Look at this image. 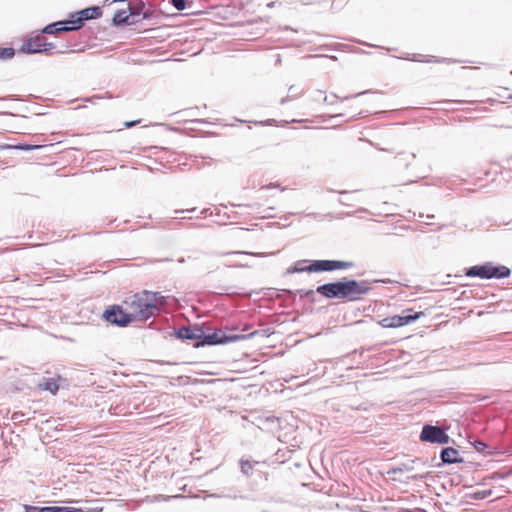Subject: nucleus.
I'll use <instances>...</instances> for the list:
<instances>
[{
	"label": "nucleus",
	"mask_w": 512,
	"mask_h": 512,
	"mask_svg": "<svg viewBox=\"0 0 512 512\" xmlns=\"http://www.w3.org/2000/svg\"><path fill=\"white\" fill-rule=\"evenodd\" d=\"M44 512H62V506H45Z\"/></svg>",
	"instance_id": "obj_31"
},
{
	"label": "nucleus",
	"mask_w": 512,
	"mask_h": 512,
	"mask_svg": "<svg viewBox=\"0 0 512 512\" xmlns=\"http://www.w3.org/2000/svg\"><path fill=\"white\" fill-rule=\"evenodd\" d=\"M102 16V10L98 6L82 9L75 14H72L69 22L72 25L74 31L80 29L84 22L91 19H98Z\"/></svg>",
	"instance_id": "obj_8"
},
{
	"label": "nucleus",
	"mask_w": 512,
	"mask_h": 512,
	"mask_svg": "<svg viewBox=\"0 0 512 512\" xmlns=\"http://www.w3.org/2000/svg\"><path fill=\"white\" fill-rule=\"evenodd\" d=\"M401 156H404V166L405 167H408L411 162L414 160L415 158V154L414 153H410V154H406V153H401L400 154Z\"/></svg>",
	"instance_id": "obj_26"
},
{
	"label": "nucleus",
	"mask_w": 512,
	"mask_h": 512,
	"mask_svg": "<svg viewBox=\"0 0 512 512\" xmlns=\"http://www.w3.org/2000/svg\"><path fill=\"white\" fill-rule=\"evenodd\" d=\"M39 387L43 390L51 392L55 395L59 390V385L54 378L44 379V381L39 384Z\"/></svg>",
	"instance_id": "obj_17"
},
{
	"label": "nucleus",
	"mask_w": 512,
	"mask_h": 512,
	"mask_svg": "<svg viewBox=\"0 0 512 512\" xmlns=\"http://www.w3.org/2000/svg\"><path fill=\"white\" fill-rule=\"evenodd\" d=\"M136 22H138V20H132L131 15L124 9L118 10L113 17V24L115 26L132 25Z\"/></svg>",
	"instance_id": "obj_15"
},
{
	"label": "nucleus",
	"mask_w": 512,
	"mask_h": 512,
	"mask_svg": "<svg viewBox=\"0 0 512 512\" xmlns=\"http://www.w3.org/2000/svg\"><path fill=\"white\" fill-rule=\"evenodd\" d=\"M370 290V283L366 280H346L336 282V298L338 299L357 301Z\"/></svg>",
	"instance_id": "obj_2"
},
{
	"label": "nucleus",
	"mask_w": 512,
	"mask_h": 512,
	"mask_svg": "<svg viewBox=\"0 0 512 512\" xmlns=\"http://www.w3.org/2000/svg\"><path fill=\"white\" fill-rule=\"evenodd\" d=\"M177 337L184 340L202 339L204 331L201 327L195 325L193 327H181L176 332Z\"/></svg>",
	"instance_id": "obj_11"
},
{
	"label": "nucleus",
	"mask_w": 512,
	"mask_h": 512,
	"mask_svg": "<svg viewBox=\"0 0 512 512\" xmlns=\"http://www.w3.org/2000/svg\"><path fill=\"white\" fill-rule=\"evenodd\" d=\"M271 187H276V185H274V184H269V185H267V186H264L263 188H271Z\"/></svg>",
	"instance_id": "obj_37"
},
{
	"label": "nucleus",
	"mask_w": 512,
	"mask_h": 512,
	"mask_svg": "<svg viewBox=\"0 0 512 512\" xmlns=\"http://www.w3.org/2000/svg\"><path fill=\"white\" fill-rule=\"evenodd\" d=\"M224 265L226 267H236V268H247V267H249L248 264L234 263V262H226V263H224Z\"/></svg>",
	"instance_id": "obj_29"
},
{
	"label": "nucleus",
	"mask_w": 512,
	"mask_h": 512,
	"mask_svg": "<svg viewBox=\"0 0 512 512\" xmlns=\"http://www.w3.org/2000/svg\"><path fill=\"white\" fill-rule=\"evenodd\" d=\"M151 294H154L155 295V307L158 308V305H163L165 304L166 300H165V297L163 295H161L160 293L158 292H151Z\"/></svg>",
	"instance_id": "obj_25"
},
{
	"label": "nucleus",
	"mask_w": 512,
	"mask_h": 512,
	"mask_svg": "<svg viewBox=\"0 0 512 512\" xmlns=\"http://www.w3.org/2000/svg\"><path fill=\"white\" fill-rule=\"evenodd\" d=\"M316 292L329 299L336 298V282L320 285Z\"/></svg>",
	"instance_id": "obj_16"
},
{
	"label": "nucleus",
	"mask_w": 512,
	"mask_h": 512,
	"mask_svg": "<svg viewBox=\"0 0 512 512\" xmlns=\"http://www.w3.org/2000/svg\"><path fill=\"white\" fill-rule=\"evenodd\" d=\"M69 31H74L72 25L69 22V19L51 23L42 29V33L45 34H57L59 32Z\"/></svg>",
	"instance_id": "obj_12"
},
{
	"label": "nucleus",
	"mask_w": 512,
	"mask_h": 512,
	"mask_svg": "<svg viewBox=\"0 0 512 512\" xmlns=\"http://www.w3.org/2000/svg\"><path fill=\"white\" fill-rule=\"evenodd\" d=\"M422 312H413L411 309L403 310L402 315H393L383 318L380 325L384 328H398L412 323L420 318Z\"/></svg>",
	"instance_id": "obj_5"
},
{
	"label": "nucleus",
	"mask_w": 512,
	"mask_h": 512,
	"mask_svg": "<svg viewBox=\"0 0 512 512\" xmlns=\"http://www.w3.org/2000/svg\"><path fill=\"white\" fill-rule=\"evenodd\" d=\"M25 512H44L45 507H37V506H30L25 505L24 506Z\"/></svg>",
	"instance_id": "obj_27"
},
{
	"label": "nucleus",
	"mask_w": 512,
	"mask_h": 512,
	"mask_svg": "<svg viewBox=\"0 0 512 512\" xmlns=\"http://www.w3.org/2000/svg\"><path fill=\"white\" fill-rule=\"evenodd\" d=\"M440 458L444 464H456L463 462V459L459 455V451L452 447L443 448L440 453Z\"/></svg>",
	"instance_id": "obj_14"
},
{
	"label": "nucleus",
	"mask_w": 512,
	"mask_h": 512,
	"mask_svg": "<svg viewBox=\"0 0 512 512\" xmlns=\"http://www.w3.org/2000/svg\"><path fill=\"white\" fill-rule=\"evenodd\" d=\"M257 334V331L251 332L247 335L245 334H227L221 329H217L212 333H205L202 336L203 342L202 345H223L233 342H238L241 340L252 338Z\"/></svg>",
	"instance_id": "obj_4"
},
{
	"label": "nucleus",
	"mask_w": 512,
	"mask_h": 512,
	"mask_svg": "<svg viewBox=\"0 0 512 512\" xmlns=\"http://www.w3.org/2000/svg\"><path fill=\"white\" fill-rule=\"evenodd\" d=\"M419 438L422 442L433 444H447L450 441L449 435L442 427L429 424L422 427Z\"/></svg>",
	"instance_id": "obj_6"
},
{
	"label": "nucleus",
	"mask_w": 512,
	"mask_h": 512,
	"mask_svg": "<svg viewBox=\"0 0 512 512\" xmlns=\"http://www.w3.org/2000/svg\"><path fill=\"white\" fill-rule=\"evenodd\" d=\"M155 295L151 291L144 290L137 293L125 301L128 311L127 314L133 321H146L155 316L159 308L155 307Z\"/></svg>",
	"instance_id": "obj_1"
},
{
	"label": "nucleus",
	"mask_w": 512,
	"mask_h": 512,
	"mask_svg": "<svg viewBox=\"0 0 512 512\" xmlns=\"http://www.w3.org/2000/svg\"><path fill=\"white\" fill-rule=\"evenodd\" d=\"M54 47V44L51 42H47L44 36L37 35L25 41L21 47V51L28 54H36L48 52L54 49Z\"/></svg>",
	"instance_id": "obj_9"
},
{
	"label": "nucleus",
	"mask_w": 512,
	"mask_h": 512,
	"mask_svg": "<svg viewBox=\"0 0 512 512\" xmlns=\"http://www.w3.org/2000/svg\"><path fill=\"white\" fill-rule=\"evenodd\" d=\"M285 102H286V98H283V99L281 100V104H283V103H285Z\"/></svg>",
	"instance_id": "obj_41"
},
{
	"label": "nucleus",
	"mask_w": 512,
	"mask_h": 512,
	"mask_svg": "<svg viewBox=\"0 0 512 512\" xmlns=\"http://www.w3.org/2000/svg\"><path fill=\"white\" fill-rule=\"evenodd\" d=\"M296 293L301 297V298H304V297H310L314 294V290H303V289H300V290H297Z\"/></svg>",
	"instance_id": "obj_28"
},
{
	"label": "nucleus",
	"mask_w": 512,
	"mask_h": 512,
	"mask_svg": "<svg viewBox=\"0 0 512 512\" xmlns=\"http://www.w3.org/2000/svg\"><path fill=\"white\" fill-rule=\"evenodd\" d=\"M145 8V2L143 0H134L132 2H129L128 4V10L129 15H131L132 20H138L137 17H139L142 14V19H148L150 17L149 12H143Z\"/></svg>",
	"instance_id": "obj_13"
},
{
	"label": "nucleus",
	"mask_w": 512,
	"mask_h": 512,
	"mask_svg": "<svg viewBox=\"0 0 512 512\" xmlns=\"http://www.w3.org/2000/svg\"><path fill=\"white\" fill-rule=\"evenodd\" d=\"M446 59H442V60H435V62H445Z\"/></svg>",
	"instance_id": "obj_39"
},
{
	"label": "nucleus",
	"mask_w": 512,
	"mask_h": 512,
	"mask_svg": "<svg viewBox=\"0 0 512 512\" xmlns=\"http://www.w3.org/2000/svg\"><path fill=\"white\" fill-rule=\"evenodd\" d=\"M465 274L468 277H479L482 279H503L510 276L511 270L504 265H493L491 262H487L468 268Z\"/></svg>",
	"instance_id": "obj_3"
},
{
	"label": "nucleus",
	"mask_w": 512,
	"mask_h": 512,
	"mask_svg": "<svg viewBox=\"0 0 512 512\" xmlns=\"http://www.w3.org/2000/svg\"><path fill=\"white\" fill-rule=\"evenodd\" d=\"M427 218L432 219L434 218V215H427Z\"/></svg>",
	"instance_id": "obj_40"
},
{
	"label": "nucleus",
	"mask_w": 512,
	"mask_h": 512,
	"mask_svg": "<svg viewBox=\"0 0 512 512\" xmlns=\"http://www.w3.org/2000/svg\"><path fill=\"white\" fill-rule=\"evenodd\" d=\"M306 262H307V260L297 261L293 267L288 268L287 273L290 274V273L308 272V270H305L307 266L303 265Z\"/></svg>",
	"instance_id": "obj_18"
},
{
	"label": "nucleus",
	"mask_w": 512,
	"mask_h": 512,
	"mask_svg": "<svg viewBox=\"0 0 512 512\" xmlns=\"http://www.w3.org/2000/svg\"><path fill=\"white\" fill-rule=\"evenodd\" d=\"M15 55V50L11 47L0 48V59H11Z\"/></svg>",
	"instance_id": "obj_21"
},
{
	"label": "nucleus",
	"mask_w": 512,
	"mask_h": 512,
	"mask_svg": "<svg viewBox=\"0 0 512 512\" xmlns=\"http://www.w3.org/2000/svg\"><path fill=\"white\" fill-rule=\"evenodd\" d=\"M136 123H137V121L126 122L125 126L129 128V127L134 126Z\"/></svg>",
	"instance_id": "obj_35"
},
{
	"label": "nucleus",
	"mask_w": 512,
	"mask_h": 512,
	"mask_svg": "<svg viewBox=\"0 0 512 512\" xmlns=\"http://www.w3.org/2000/svg\"><path fill=\"white\" fill-rule=\"evenodd\" d=\"M184 261H185V260H184V258H180V259H178V262H179V263H184Z\"/></svg>",
	"instance_id": "obj_38"
},
{
	"label": "nucleus",
	"mask_w": 512,
	"mask_h": 512,
	"mask_svg": "<svg viewBox=\"0 0 512 512\" xmlns=\"http://www.w3.org/2000/svg\"><path fill=\"white\" fill-rule=\"evenodd\" d=\"M398 157H400V160H404V156H401L400 154L398 155Z\"/></svg>",
	"instance_id": "obj_42"
},
{
	"label": "nucleus",
	"mask_w": 512,
	"mask_h": 512,
	"mask_svg": "<svg viewBox=\"0 0 512 512\" xmlns=\"http://www.w3.org/2000/svg\"><path fill=\"white\" fill-rule=\"evenodd\" d=\"M411 470H412L411 466H409L407 464H403L402 467L394 469V472H403V471H411Z\"/></svg>",
	"instance_id": "obj_32"
},
{
	"label": "nucleus",
	"mask_w": 512,
	"mask_h": 512,
	"mask_svg": "<svg viewBox=\"0 0 512 512\" xmlns=\"http://www.w3.org/2000/svg\"><path fill=\"white\" fill-rule=\"evenodd\" d=\"M491 495V490L477 491L470 494V498L474 500H483Z\"/></svg>",
	"instance_id": "obj_22"
},
{
	"label": "nucleus",
	"mask_w": 512,
	"mask_h": 512,
	"mask_svg": "<svg viewBox=\"0 0 512 512\" xmlns=\"http://www.w3.org/2000/svg\"><path fill=\"white\" fill-rule=\"evenodd\" d=\"M94 512H101L102 511V507H95L93 509ZM62 512H92V510H83L81 508H74V507H66V506H62Z\"/></svg>",
	"instance_id": "obj_23"
},
{
	"label": "nucleus",
	"mask_w": 512,
	"mask_h": 512,
	"mask_svg": "<svg viewBox=\"0 0 512 512\" xmlns=\"http://www.w3.org/2000/svg\"><path fill=\"white\" fill-rule=\"evenodd\" d=\"M248 329H249L248 325H244L243 328H241L240 330L242 332H245V331H248Z\"/></svg>",
	"instance_id": "obj_36"
},
{
	"label": "nucleus",
	"mask_w": 512,
	"mask_h": 512,
	"mask_svg": "<svg viewBox=\"0 0 512 512\" xmlns=\"http://www.w3.org/2000/svg\"><path fill=\"white\" fill-rule=\"evenodd\" d=\"M354 267V263L351 261L342 260H313L305 270L308 272H324L334 271L340 269H350Z\"/></svg>",
	"instance_id": "obj_7"
},
{
	"label": "nucleus",
	"mask_w": 512,
	"mask_h": 512,
	"mask_svg": "<svg viewBox=\"0 0 512 512\" xmlns=\"http://www.w3.org/2000/svg\"><path fill=\"white\" fill-rule=\"evenodd\" d=\"M170 3L178 10L183 11L186 8L185 0H170Z\"/></svg>",
	"instance_id": "obj_24"
},
{
	"label": "nucleus",
	"mask_w": 512,
	"mask_h": 512,
	"mask_svg": "<svg viewBox=\"0 0 512 512\" xmlns=\"http://www.w3.org/2000/svg\"><path fill=\"white\" fill-rule=\"evenodd\" d=\"M103 318L114 325L124 327L131 323V318L127 312L118 305H113L103 313Z\"/></svg>",
	"instance_id": "obj_10"
},
{
	"label": "nucleus",
	"mask_w": 512,
	"mask_h": 512,
	"mask_svg": "<svg viewBox=\"0 0 512 512\" xmlns=\"http://www.w3.org/2000/svg\"><path fill=\"white\" fill-rule=\"evenodd\" d=\"M231 255L263 256L262 253H253V252H247V251H229V252L218 253V256H220V257H227V256H231Z\"/></svg>",
	"instance_id": "obj_19"
},
{
	"label": "nucleus",
	"mask_w": 512,
	"mask_h": 512,
	"mask_svg": "<svg viewBox=\"0 0 512 512\" xmlns=\"http://www.w3.org/2000/svg\"><path fill=\"white\" fill-rule=\"evenodd\" d=\"M412 61H417V62H430L431 60H426L425 59V56L422 55V54H413L412 58H411Z\"/></svg>",
	"instance_id": "obj_30"
},
{
	"label": "nucleus",
	"mask_w": 512,
	"mask_h": 512,
	"mask_svg": "<svg viewBox=\"0 0 512 512\" xmlns=\"http://www.w3.org/2000/svg\"><path fill=\"white\" fill-rule=\"evenodd\" d=\"M240 467H241V472L244 475H246V476H250L251 475L252 470H253V463L251 461L241 459L240 460Z\"/></svg>",
	"instance_id": "obj_20"
},
{
	"label": "nucleus",
	"mask_w": 512,
	"mask_h": 512,
	"mask_svg": "<svg viewBox=\"0 0 512 512\" xmlns=\"http://www.w3.org/2000/svg\"><path fill=\"white\" fill-rule=\"evenodd\" d=\"M19 148L23 149V150H31V149H38V148H40V146H38V145H22Z\"/></svg>",
	"instance_id": "obj_33"
},
{
	"label": "nucleus",
	"mask_w": 512,
	"mask_h": 512,
	"mask_svg": "<svg viewBox=\"0 0 512 512\" xmlns=\"http://www.w3.org/2000/svg\"><path fill=\"white\" fill-rule=\"evenodd\" d=\"M226 330H227V331H236V330H239V327H237V326H231V327H228V326H227V327H226Z\"/></svg>",
	"instance_id": "obj_34"
}]
</instances>
